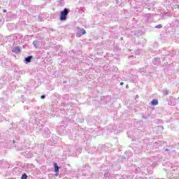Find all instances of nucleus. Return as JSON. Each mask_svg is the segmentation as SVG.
I'll list each match as a JSON object with an SVG mask.
<instances>
[{
	"mask_svg": "<svg viewBox=\"0 0 179 179\" xmlns=\"http://www.w3.org/2000/svg\"><path fill=\"white\" fill-rule=\"evenodd\" d=\"M69 12V10H68L67 8H64V10L61 12L60 20H66V16H68Z\"/></svg>",
	"mask_w": 179,
	"mask_h": 179,
	"instance_id": "f257e3e1",
	"label": "nucleus"
},
{
	"mask_svg": "<svg viewBox=\"0 0 179 179\" xmlns=\"http://www.w3.org/2000/svg\"><path fill=\"white\" fill-rule=\"evenodd\" d=\"M86 34V30L81 29L76 34V37H80L81 36H83V34Z\"/></svg>",
	"mask_w": 179,
	"mask_h": 179,
	"instance_id": "f03ea898",
	"label": "nucleus"
},
{
	"mask_svg": "<svg viewBox=\"0 0 179 179\" xmlns=\"http://www.w3.org/2000/svg\"><path fill=\"white\" fill-rule=\"evenodd\" d=\"M13 52H15V54H19V52H20V48L19 47L13 48Z\"/></svg>",
	"mask_w": 179,
	"mask_h": 179,
	"instance_id": "7ed1b4c3",
	"label": "nucleus"
},
{
	"mask_svg": "<svg viewBox=\"0 0 179 179\" xmlns=\"http://www.w3.org/2000/svg\"><path fill=\"white\" fill-rule=\"evenodd\" d=\"M152 106H157V104H159V101H157V99H153L151 101Z\"/></svg>",
	"mask_w": 179,
	"mask_h": 179,
	"instance_id": "20e7f679",
	"label": "nucleus"
},
{
	"mask_svg": "<svg viewBox=\"0 0 179 179\" xmlns=\"http://www.w3.org/2000/svg\"><path fill=\"white\" fill-rule=\"evenodd\" d=\"M31 59H33V56H29L27 57L26 59H25V61L27 62H31Z\"/></svg>",
	"mask_w": 179,
	"mask_h": 179,
	"instance_id": "39448f33",
	"label": "nucleus"
},
{
	"mask_svg": "<svg viewBox=\"0 0 179 179\" xmlns=\"http://www.w3.org/2000/svg\"><path fill=\"white\" fill-rule=\"evenodd\" d=\"M54 166H55V173H58V171H59V167L58 166V164H55Z\"/></svg>",
	"mask_w": 179,
	"mask_h": 179,
	"instance_id": "423d86ee",
	"label": "nucleus"
},
{
	"mask_svg": "<svg viewBox=\"0 0 179 179\" xmlns=\"http://www.w3.org/2000/svg\"><path fill=\"white\" fill-rule=\"evenodd\" d=\"M22 179H27V175L26 173H24L22 177H21Z\"/></svg>",
	"mask_w": 179,
	"mask_h": 179,
	"instance_id": "0eeeda50",
	"label": "nucleus"
},
{
	"mask_svg": "<svg viewBox=\"0 0 179 179\" xmlns=\"http://www.w3.org/2000/svg\"><path fill=\"white\" fill-rule=\"evenodd\" d=\"M162 27H163V26L160 24L155 27L156 29H162Z\"/></svg>",
	"mask_w": 179,
	"mask_h": 179,
	"instance_id": "6e6552de",
	"label": "nucleus"
},
{
	"mask_svg": "<svg viewBox=\"0 0 179 179\" xmlns=\"http://www.w3.org/2000/svg\"><path fill=\"white\" fill-rule=\"evenodd\" d=\"M41 99H45V95H42V96H41Z\"/></svg>",
	"mask_w": 179,
	"mask_h": 179,
	"instance_id": "1a4fd4ad",
	"label": "nucleus"
},
{
	"mask_svg": "<svg viewBox=\"0 0 179 179\" xmlns=\"http://www.w3.org/2000/svg\"><path fill=\"white\" fill-rule=\"evenodd\" d=\"M3 13H6V10H3Z\"/></svg>",
	"mask_w": 179,
	"mask_h": 179,
	"instance_id": "9d476101",
	"label": "nucleus"
},
{
	"mask_svg": "<svg viewBox=\"0 0 179 179\" xmlns=\"http://www.w3.org/2000/svg\"><path fill=\"white\" fill-rule=\"evenodd\" d=\"M124 85V83H120V86H122Z\"/></svg>",
	"mask_w": 179,
	"mask_h": 179,
	"instance_id": "9b49d317",
	"label": "nucleus"
},
{
	"mask_svg": "<svg viewBox=\"0 0 179 179\" xmlns=\"http://www.w3.org/2000/svg\"><path fill=\"white\" fill-rule=\"evenodd\" d=\"M13 143H15V141H13Z\"/></svg>",
	"mask_w": 179,
	"mask_h": 179,
	"instance_id": "f8f14e48",
	"label": "nucleus"
}]
</instances>
